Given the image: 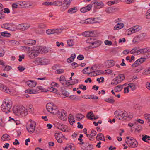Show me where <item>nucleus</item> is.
Masks as SVG:
<instances>
[{
    "label": "nucleus",
    "instance_id": "1",
    "mask_svg": "<svg viewBox=\"0 0 150 150\" xmlns=\"http://www.w3.org/2000/svg\"><path fill=\"white\" fill-rule=\"evenodd\" d=\"M114 115L117 118L122 120H126L127 118L130 119L133 117L132 114L128 115L125 111L120 110L115 111Z\"/></svg>",
    "mask_w": 150,
    "mask_h": 150
},
{
    "label": "nucleus",
    "instance_id": "2",
    "mask_svg": "<svg viewBox=\"0 0 150 150\" xmlns=\"http://www.w3.org/2000/svg\"><path fill=\"white\" fill-rule=\"evenodd\" d=\"M13 113L16 115H21L25 116L27 115V110H25V107L23 106H14L13 108Z\"/></svg>",
    "mask_w": 150,
    "mask_h": 150
},
{
    "label": "nucleus",
    "instance_id": "3",
    "mask_svg": "<svg viewBox=\"0 0 150 150\" xmlns=\"http://www.w3.org/2000/svg\"><path fill=\"white\" fill-rule=\"evenodd\" d=\"M126 138L127 140L126 141V143L127 144L129 147L131 148H135L137 147L138 145V143L137 141L132 137H127Z\"/></svg>",
    "mask_w": 150,
    "mask_h": 150
},
{
    "label": "nucleus",
    "instance_id": "4",
    "mask_svg": "<svg viewBox=\"0 0 150 150\" xmlns=\"http://www.w3.org/2000/svg\"><path fill=\"white\" fill-rule=\"evenodd\" d=\"M12 107V105L11 103L8 102V100H5V101H4L2 104L1 106V108L3 112L7 111L10 112V110Z\"/></svg>",
    "mask_w": 150,
    "mask_h": 150
},
{
    "label": "nucleus",
    "instance_id": "5",
    "mask_svg": "<svg viewBox=\"0 0 150 150\" xmlns=\"http://www.w3.org/2000/svg\"><path fill=\"white\" fill-rule=\"evenodd\" d=\"M30 122L29 125L27 127V129L30 134L33 133L35 130L36 126V123L35 122L32 121L31 119L29 120Z\"/></svg>",
    "mask_w": 150,
    "mask_h": 150
},
{
    "label": "nucleus",
    "instance_id": "6",
    "mask_svg": "<svg viewBox=\"0 0 150 150\" xmlns=\"http://www.w3.org/2000/svg\"><path fill=\"white\" fill-rule=\"evenodd\" d=\"M146 59L145 58H141L136 61L132 64L131 66L132 67H136L144 62Z\"/></svg>",
    "mask_w": 150,
    "mask_h": 150
},
{
    "label": "nucleus",
    "instance_id": "7",
    "mask_svg": "<svg viewBox=\"0 0 150 150\" xmlns=\"http://www.w3.org/2000/svg\"><path fill=\"white\" fill-rule=\"evenodd\" d=\"M146 59L145 58H141L136 61L132 64L131 66L132 67H136L144 62Z\"/></svg>",
    "mask_w": 150,
    "mask_h": 150
},
{
    "label": "nucleus",
    "instance_id": "8",
    "mask_svg": "<svg viewBox=\"0 0 150 150\" xmlns=\"http://www.w3.org/2000/svg\"><path fill=\"white\" fill-rule=\"evenodd\" d=\"M80 144H82V149L84 150H91L93 149L92 145L89 144L88 143L82 142L81 143H79Z\"/></svg>",
    "mask_w": 150,
    "mask_h": 150
},
{
    "label": "nucleus",
    "instance_id": "9",
    "mask_svg": "<svg viewBox=\"0 0 150 150\" xmlns=\"http://www.w3.org/2000/svg\"><path fill=\"white\" fill-rule=\"evenodd\" d=\"M83 132L86 134L90 141H93L94 140V135L93 134L94 130L92 129L90 133L88 134H87V129L86 128H84L83 129Z\"/></svg>",
    "mask_w": 150,
    "mask_h": 150
},
{
    "label": "nucleus",
    "instance_id": "10",
    "mask_svg": "<svg viewBox=\"0 0 150 150\" xmlns=\"http://www.w3.org/2000/svg\"><path fill=\"white\" fill-rule=\"evenodd\" d=\"M104 4L102 2L100 1H94V9H99L103 8Z\"/></svg>",
    "mask_w": 150,
    "mask_h": 150
},
{
    "label": "nucleus",
    "instance_id": "11",
    "mask_svg": "<svg viewBox=\"0 0 150 150\" xmlns=\"http://www.w3.org/2000/svg\"><path fill=\"white\" fill-rule=\"evenodd\" d=\"M37 50L39 53L42 54L44 53H46L48 52V50L47 48L42 47H38L37 48Z\"/></svg>",
    "mask_w": 150,
    "mask_h": 150
},
{
    "label": "nucleus",
    "instance_id": "12",
    "mask_svg": "<svg viewBox=\"0 0 150 150\" xmlns=\"http://www.w3.org/2000/svg\"><path fill=\"white\" fill-rule=\"evenodd\" d=\"M23 42L25 44L29 46L34 45L36 43V41L33 40H25Z\"/></svg>",
    "mask_w": 150,
    "mask_h": 150
},
{
    "label": "nucleus",
    "instance_id": "13",
    "mask_svg": "<svg viewBox=\"0 0 150 150\" xmlns=\"http://www.w3.org/2000/svg\"><path fill=\"white\" fill-rule=\"evenodd\" d=\"M30 26V25L27 23L19 24L18 25L19 28L20 30L24 31L28 29Z\"/></svg>",
    "mask_w": 150,
    "mask_h": 150
},
{
    "label": "nucleus",
    "instance_id": "14",
    "mask_svg": "<svg viewBox=\"0 0 150 150\" xmlns=\"http://www.w3.org/2000/svg\"><path fill=\"white\" fill-rule=\"evenodd\" d=\"M54 105H55L52 103H50L47 104L46 108L48 111L51 113Z\"/></svg>",
    "mask_w": 150,
    "mask_h": 150
},
{
    "label": "nucleus",
    "instance_id": "15",
    "mask_svg": "<svg viewBox=\"0 0 150 150\" xmlns=\"http://www.w3.org/2000/svg\"><path fill=\"white\" fill-rule=\"evenodd\" d=\"M60 119L63 120H65L67 118V112L64 110H61V115L59 116Z\"/></svg>",
    "mask_w": 150,
    "mask_h": 150
},
{
    "label": "nucleus",
    "instance_id": "16",
    "mask_svg": "<svg viewBox=\"0 0 150 150\" xmlns=\"http://www.w3.org/2000/svg\"><path fill=\"white\" fill-rule=\"evenodd\" d=\"M26 83L30 87H35L37 84V82L35 81L29 80L26 82Z\"/></svg>",
    "mask_w": 150,
    "mask_h": 150
},
{
    "label": "nucleus",
    "instance_id": "17",
    "mask_svg": "<svg viewBox=\"0 0 150 150\" xmlns=\"http://www.w3.org/2000/svg\"><path fill=\"white\" fill-rule=\"evenodd\" d=\"M38 50H34L31 52L29 53V56L31 59L34 58L38 55Z\"/></svg>",
    "mask_w": 150,
    "mask_h": 150
},
{
    "label": "nucleus",
    "instance_id": "18",
    "mask_svg": "<svg viewBox=\"0 0 150 150\" xmlns=\"http://www.w3.org/2000/svg\"><path fill=\"white\" fill-rule=\"evenodd\" d=\"M93 31H85L82 33V35L84 37H91L93 36Z\"/></svg>",
    "mask_w": 150,
    "mask_h": 150
},
{
    "label": "nucleus",
    "instance_id": "19",
    "mask_svg": "<svg viewBox=\"0 0 150 150\" xmlns=\"http://www.w3.org/2000/svg\"><path fill=\"white\" fill-rule=\"evenodd\" d=\"M150 52V47H148L139 49V54H144Z\"/></svg>",
    "mask_w": 150,
    "mask_h": 150
},
{
    "label": "nucleus",
    "instance_id": "20",
    "mask_svg": "<svg viewBox=\"0 0 150 150\" xmlns=\"http://www.w3.org/2000/svg\"><path fill=\"white\" fill-rule=\"evenodd\" d=\"M96 139L97 140H103L105 142L104 136L101 133L97 135L96 137Z\"/></svg>",
    "mask_w": 150,
    "mask_h": 150
},
{
    "label": "nucleus",
    "instance_id": "21",
    "mask_svg": "<svg viewBox=\"0 0 150 150\" xmlns=\"http://www.w3.org/2000/svg\"><path fill=\"white\" fill-rule=\"evenodd\" d=\"M28 3L25 1H19L18 3V4L20 5L22 8H26L28 7L27 6V3Z\"/></svg>",
    "mask_w": 150,
    "mask_h": 150
},
{
    "label": "nucleus",
    "instance_id": "22",
    "mask_svg": "<svg viewBox=\"0 0 150 150\" xmlns=\"http://www.w3.org/2000/svg\"><path fill=\"white\" fill-rule=\"evenodd\" d=\"M124 24L122 23H120L116 24L114 28V30H118L123 28Z\"/></svg>",
    "mask_w": 150,
    "mask_h": 150
},
{
    "label": "nucleus",
    "instance_id": "23",
    "mask_svg": "<svg viewBox=\"0 0 150 150\" xmlns=\"http://www.w3.org/2000/svg\"><path fill=\"white\" fill-rule=\"evenodd\" d=\"M68 119L69 122L71 125H72L75 122L74 118L72 115L71 114H70L69 115Z\"/></svg>",
    "mask_w": 150,
    "mask_h": 150
},
{
    "label": "nucleus",
    "instance_id": "24",
    "mask_svg": "<svg viewBox=\"0 0 150 150\" xmlns=\"http://www.w3.org/2000/svg\"><path fill=\"white\" fill-rule=\"evenodd\" d=\"M78 10L77 7H75L74 8L69 9L67 12L70 14H72L76 13Z\"/></svg>",
    "mask_w": 150,
    "mask_h": 150
},
{
    "label": "nucleus",
    "instance_id": "25",
    "mask_svg": "<svg viewBox=\"0 0 150 150\" xmlns=\"http://www.w3.org/2000/svg\"><path fill=\"white\" fill-rule=\"evenodd\" d=\"M86 42L91 44L92 45H94V37L93 36L89 37L86 40Z\"/></svg>",
    "mask_w": 150,
    "mask_h": 150
},
{
    "label": "nucleus",
    "instance_id": "26",
    "mask_svg": "<svg viewBox=\"0 0 150 150\" xmlns=\"http://www.w3.org/2000/svg\"><path fill=\"white\" fill-rule=\"evenodd\" d=\"M94 117L93 112V111H90L88 112L86 115V117L88 119L92 120L94 119L93 117Z\"/></svg>",
    "mask_w": 150,
    "mask_h": 150
},
{
    "label": "nucleus",
    "instance_id": "27",
    "mask_svg": "<svg viewBox=\"0 0 150 150\" xmlns=\"http://www.w3.org/2000/svg\"><path fill=\"white\" fill-rule=\"evenodd\" d=\"M131 54H136L137 55L139 54V50H137L136 47L134 48L130 51Z\"/></svg>",
    "mask_w": 150,
    "mask_h": 150
},
{
    "label": "nucleus",
    "instance_id": "28",
    "mask_svg": "<svg viewBox=\"0 0 150 150\" xmlns=\"http://www.w3.org/2000/svg\"><path fill=\"white\" fill-rule=\"evenodd\" d=\"M2 91L7 93H9L10 92V90L6 86L2 85V86L0 89Z\"/></svg>",
    "mask_w": 150,
    "mask_h": 150
},
{
    "label": "nucleus",
    "instance_id": "29",
    "mask_svg": "<svg viewBox=\"0 0 150 150\" xmlns=\"http://www.w3.org/2000/svg\"><path fill=\"white\" fill-rule=\"evenodd\" d=\"M12 25V23H5L3 24L1 26L2 28H4L9 30L10 26Z\"/></svg>",
    "mask_w": 150,
    "mask_h": 150
},
{
    "label": "nucleus",
    "instance_id": "30",
    "mask_svg": "<svg viewBox=\"0 0 150 150\" xmlns=\"http://www.w3.org/2000/svg\"><path fill=\"white\" fill-rule=\"evenodd\" d=\"M61 5L62 6L60 8V10L62 12L64 11L65 10L67 9L69 7V5L64 3L62 4Z\"/></svg>",
    "mask_w": 150,
    "mask_h": 150
},
{
    "label": "nucleus",
    "instance_id": "31",
    "mask_svg": "<svg viewBox=\"0 0 150 150\" xmlns=\"http://www.w3.org/2000/svg\"><path fill=\"white\" fill-rule=\"evenodd\" d=\"M115 9L112 7H109L106 8L105 11L108 13H112L114 12Z\"/></svg>",
    "mask_w": 150,
    "mask_h": 150
},
{
    "label": "nucleus",
    "instance_id": "32",
    "mask_svg": "<svg viewBox=\"0 0 150 150\" xmlns=\"http://www.w3.org/2000/svg\"><path fill=\"white\" fill-rule=\"evenodd\" d=\"M123 88V86L119 85L116 86L114 90L115 92H117L121 91Z\"/></svg>",
    "mask_w": 150,
    "mask_h": 150
},
{
    "label": "nucleus",
    "instance_id": "33",
    "mask_svg": "<svg viewBox=\"0 0 150 150\" xmlns=\"http://www.w3.org/2000/svg\"><path fill=\"white\" fill-rule=\"evenodd\" d=\"M55 136L56 138H62L64 137V136L62 134V132H56L55 133Z\"/></svg>",
    "mask_w": 150,
    "mask_h": 150
},
{
    "label": "nucleus",
    "instance_id": "34",
    "mask_svg": "<svg viewBox=\"0 0 150 150\" xmlns=\"http://www.w3.org/2000/svg\"><path fill=\"white\" fill-rule=\"evenodd\" d=\"M94 23V18H88L86 19V24H91Z\"/></svg>",
    "mask_w": 150,
    "mask_h": 150
},
{
    "label": "nucleus",
    "instance_id": "35",
    "mask_svg": "<svg viewBox=\"0 0 150 150\" xmlns=\"http://www.w3.org/2000/svg\"><path fill=\"white\" fill-rule=\"evenodd\" d=\"M104 100L105 102H107L109 103L112 104H114L115 102V100L112 98H106Z\"/></svg>",
    "mask_w": 150,
    "mask_h": 150
},
{
    "label": "nucleus",
    "instance_id": "36",
    "mask_svg": "<svg viewBox=\"0 0 150 150\" xmlns=\"http://www.w3.org/2000/svg\"><path fill=\"white\" fill-rule=\"evenodd\" d=\"M9 137L10 136L9 135L5 134L3 135L1 139L4 141L8 140V138H9Z\"/></svg>",
    "mask_w": 150,
    "mask_h": 150
},
{
    "label": "nucleus",
    "instance_id": "37",
    "mask_svg": "<svg viewBox=\"0 0 150 150\" xmlns=\"http://www.w3.org/2000/svg\"><path fill=\"white\" fill-rule=\"evenodd\" d=\"M58 112V109L57 108V107L56 105H54L52 111L51 113L54 115L57 114Z\"/></svg>",
    "mask_w": 150,
    "mask_h": 150
},
{
    "label": "nucleus",
    "instance_id": "38",
    "mask_svg": "<svg viewBox=\"0 0 150 150\" xmlns=\"http://www.w3.org/2000/svg\"><path fill=\"white\" fill-rule=\"evenodd\" d=\"M102 42L100 40L94 41V47H97L101 45Z\"/></svg>",
    "mask_w": 150,
    "mask_h": 150
},
{
    "label": "nucleus",
    "instance_id": "39",
    "mask_svg": "<svg viewBox=\"0 0 150 150\" xmlns=\"http://www.w3.org/2000/svg\"><path fill=\"white\" fill-rule=\"evenodd\" d=\"M37 61L39 62L40 64L41 65H45L46 64V63L44 61V60H45V59L41 58H37Z\"/></svg>",
    "mask_w": 150,
    "mask_h": 150
},
{
    "label": "nucleus",
    "instance_id": "40",
    "mask_svg": "<svg viewBox=\"0 0 150 150\" xmlns=\"http://www.w3.org/2000/svg\"><path fill=\"white\" fill-rule=\"evenodd\" d=\"M1 35L2 36L4 37H9L11 35L10 33L6 31L1 32Z\"/></svg>",
    "mask_w": 150,
    "mask_h": 150
},
{
    "label": "nucleus",
    "instance_id": "41",
    "mask_svg": "<svg viewBox=\"0 0 150 150\" xmlns=\"http://www.w3.org/2000/svg\"><path fill=\"white\" fill-rule=\"evenodd\" d=\"M104 73V71L102 70L94 71V76L100 75Z\"/></svg>",
    "mask_w": 150,
    "mask_h": 150
},
{
    "label": "nucleus",
    "instance_id": "42",
    "mask_svg": "<svg viewBox=\"0 0 150 150\" xmlns=\"http://www.w3.org/2000/svg\"><path fill=\"white\" fill-rule=\"evenodd\" d=\"M142 139L145 142H149L148 141L149 140H150V137L145 135L142 137Z\"/></svg>",
    "mask_w": 150,
    "mask_h": 150
},
{
    "label": "nucleus",
    "instance_id": "43",
    "mask_svg": "<svg viewBox=\"0 0 150 150\" xmlns=\"http://www.w3.org/2000/svg\"><path fill=\"white\" fill-rule=\"evenodd\" d=\"M113 81L115 82H116V83L118 84L120 83L121 82L122 80L118 78V77L116 76L113 79Z\"/></svg>",
    "mask_w": 150,
    "mask_h": 150
},
{
    "label": "nucleus",
    "instance_id": "44",
    "mask_svg": "<svg viewBox=\"0 0 150 150\" xmlns=\"http://www.w3.org/2000/svg\"><path fill=\"white\" fill-rule=\"evenodd\" d=\"M42 4L43 5L45 6H52L54 5V3L53 2H49L47 1L43 3Z\"/></svg>",
    "mask_w": 150,
    "mask_h": 150
},
{
    "label": "nucleus",
    "instance_id": "45",
    "mask_svg": "<svg viewBox=\"0 0 150 150\" xmlns=\"http://www.w3.org/2000/svg\"><path fill=\"white\" fill-rule=\"evenodd\" d=\"M101 20L102 19L100 16L94 18V23H99L101 21Z\"/></svg>",
    "mask_w": 150,
    "mask_h": 150
},
{
    "label": "nucleus",
    "instance_id": "46",
    "mask_svg": "<svg viewBox=\"0 0 150 150\" xmlns=\"http://www.w3.org/2000/svg\"><path fill=\"white\" fill-rule=\"evenodd\" d=\"M89 68V67H87L84 69L82 70V72L83 73L85 74H90V73H91V72H88V69Z\"/></svg>",
    "mask_w": 150,
    "mask_h": 150
},
{
    "label": "nucleus",
    "instance_id": "47",
    "mask_svg": "<svg viewBox=\"0 0 150 150\" xmlns=\"http://www.w3.org/2000/svg\"><path fill=\"white\" fill-rule=\"evenodd\" d=\"M76 117L80 120H81L84 117V116L80 113L77 114L76 115Z\"/></svg>",
    "mask_w": 150,
    "mask_h": 150
},
{
    "label": "nucleus",
    "instance_id": "48",
    "mask_svg": "<svg viewBox=\"0 0 150 150\" xmlns=\"http://www.w3.org/2000/svg\"><path fill=\"white\" fill-rule=\"evenodd\" d=\"M33 108L32 107V105H29V107L26 108L25 110H27V113H28V111L29 112H32L33 111Z\"/></svg>",
    "mask_w": 150,
    "mask_h": 150
},
{
    "label": "nucleus",
    "instance_id": "49",
    "mask_svg": "<svg viewBox=\"0 0 150 150\" xmlns=\"http://www.w3.org/2000/svg\"><path fill=\"white\" fill-rule=\"evenodd\" d=\"M53 2L54 3V5L58 6H61L62 4V2L58 1H56Z\"/></svg>",
    "mask_w": 150,
    "mask_h": 150
},
{
    "label": "nucleus",
    "instance_id": "50",
    "mask_svg": "<svg viewBox=\"0 0 150 150\" xmlns=\"http://www.w3.org/2000/svg\"><path fill=\"white\" fill-rule=\"evenodd\" d=\"M144 118L150 122V115L147 114H145L144 115Z\"/></svg>",
    "mask_w": 150,
    "mask_h": 150
},
{
    "label": "nucleus",
    "instance_id": "51",
    "mask_svg": "<svg viewBox=\"0 0 150 150\" xmlns=\"http://www.w3.org/2000/svg\"><path fill=\"white\" fill-rule=\"evenodd\" d=\"M139 29L138 28H136V27H134L131 30V32L132 33H134L139 31Z\"/></svg>",
    "mask_w": 150,
    "mask_h": 150
},
{
    "label": "nucleus",
    "instance_id": "52",
    "mask_svg": "<svg viewBox=\"0 0 150 150\" xmlns=\"http://www.w3.org/2000/svg\"><path fill=\"white\" fill-rule=\"evenodd\" d=\"M38 88L37 90H39V92H40V91L41 90V92H46V91H45V89L43 88L41 86H38L37 87Z\"/></svg>",
    "mask_w": 150,
    "mask_h": 150
},
{
    "label": "nucleus",
    "instance_id": "53",
    "mask_svg": "<svg viewBox=\"0 0 150 150\" xmlns=\"http://www.w3.org/2000/svg\"><path fill=\"white\" fill-rule=\"evenodd\" d=\"M73 42V41L71 40H68L67 41L68 45L70 47L74 45Z\"/></svg>",
    "mask_w": 150,
    "mask_h": 150
},
{
    "label": "nucleus",
    "instance_id": "54",
    "mask_svg": "<svg viewBox=\"0 0 150 150\" xmlns=\"http://www.w3.org/2000/svg\"><path fill=\"white\" fill-rule=\"evenodd\" d=\"M118 0H116L115 1H109L108 3L109 5H111L114 4H117L118 2Z\"/></svg>",
    "mask_w": 150,
    "mask_h": 150
},
{
    "label": "nucleus",
    "instance_id": "55",
    "mask_svg": "<svg viewBox=\"0 0 150 150\" xmlns=\"http://www.w3.org/2000/svg\"><path fill=\"white\" fill-rule=\"evenodd\" d=\"M54 31L53 29H48L46 31V33L48 35H50L54 34Z\"/></svg>",
    "mask_w": 150,
    "mask_h": 150
},
{
    "label": "nucleus",
    "instance_id": "56",
    "mask_svg": "<svg viewBox=\"0 0 150 150\" xmlns=\"http://www.w3.org/2000/svg\"><path fill=\"white\" fill-rule=\"evenodd\" d=\"M146 18L150 19V9L148 10L146 14Z\"/></svg>",
    "mask_w": 150,
    "mask_h": 150
},
{
    "label": "nucleus",
    "instance_id": "57",
    "mask_svg": "<svg viewBox=\"0 0 150 150\" xmlns=\"http://www.w3.org/2000/svg\"><path fill=\"white\" fill-rule=\"evenodd\" d=\"M96 80L97 81H98L99 83H100V82H103L104 81V79L103 77H101L100 78H97Z\"/></svg>",
    "mask_w": 150,
    "mask_h": 150
},
{
    "label": "nucleus",
    "instance_id": "58",
    "mask_svg": "<svg viewBox=\"0 0 150 150\" xmlns=\"http://www.w3.org/2000/svg\"><path fill=\"white\" fill-rule=\"evenodd\" d=\"M129 86L132 90H134L136 89L135 86L133 83H130L129 84Z\"/></svg>",
    "mask_w": 150,
    "mask_h": 150
},
{
    "label": "nucleus",
    "instance_id": "59",
    "mask_svg": "<svg viewBox=\"0 0 150 150\" xmlns=\"http://www.w3.org/2000/svg\"><path fill=\"white\" fill-rule=\"evenodd\" d=\"M59 81L60 82L64 81H65L66 82L68 81H67L66 80V79L65 76L62 75L60 77L59 79Z\"/></svg>",
    "mask_w": 150,
    "mask_h": 150
},
{
    "label": "nucleus",
    "instance_id": "60",
    "mask_svg": "<svg viewBox=\"0 0 150 150\" xmlns=\"http://www.w3.org/2000/svg\"><path fill=\"white\" fill-rule=\"evenodd\" d=\"M55 72L57 74H60L64 73V71L63 69H61L57 70Z\"/></svg>",
    "mask_w": 150,
    "mask_h": 150
},
{
    "label": "nucleus",
    "instance_id": "61",
    "mask_svg": "<svg viewBox=\"0 0 150 150\" xmlns=\"http://www.w3.org/2000/svg\"><path fill=\"white\" fill-rule=\"evenodd\" d=\"M118 78L121 79L122 81L124 80L125 79V77L123 74H119L118 76Z\"/></svg>",
    "mask_w": 150,
    "mask_h": 150
},
{
    "label": "nucleus",
    "instance_id": "62",
    "mask_svg": "<svg viewBox=\"0 0 150 150\" xmlns=\"http://www.w3.org/2000/svg\"><path fill=\"white\" fill-rule=\"evenodd\" d=\"M105 44L106 45L109 46L111 45L112 44L111 41H109L108 40H105Z\"/></svg>",
    "mask_w": 150,
    "mask_h": 150
},
{
    "label": "nucleus",
    "instance_id": "63",
    "mask_svg": "<svg viewBox=\"0 0 150 150\" xmlns=\"http://www.w3.org/2000/svg\"><path fill=\"white\" fill-rule=\"evenodd\" d=\"M142 69V66L139 67L137 69H135L134 71L135 73L139 72Z\"/></svg>",
    "mask_w": 150,
    "mask_h": 150
},
{
    "label": "nucleus",
    "instance_id": "64",
    "mask_svg": "<svg viewBox=\"0 0 150 150\" xmlns=\"http://www.w3.org/2000/svg\"><path fill=\"white\" fill-rule=\"evenodd\" d=\"M78 82V80L76 79H73L72 81L71 82V85H74L77 83Z\"/></svg>",
    "mask_w": 150,
    "mask_h": 150
}]
</instances>
